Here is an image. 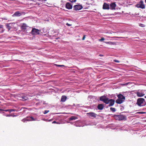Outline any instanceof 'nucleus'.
I'll return each instance as SVG.
<instances>
[{
    "label": "nucleus",
    "instance_id": "2",
    "mask_svg": "<svg viewBox=\"0 0 146 146\" xmlns=\"http://www.w3.org/2000/svg\"><path fill=\"white\" fill-rule=\"evenodd\" d=\"M145 101V99L143 98H139L137 101V104L139 106H145L146 104V103L144 105H142V104Z\"/></svg>",
    "mask_w": 146,
    "mask_h": 146
},
{
    "label": "nucleus",
    "instance_id": "18",
    "mask_svg": "<svg viewBox=\"0 0 146 146\" xmlns=\"http://www.w3.org/2000/svg\"><path fill=\"white\" fill-rule=\"evenodd\" d=\"M67 98V97L65 96H62L61 99V101L62 102H64L66 100Z\"/></svg>",
    "mask_w": 146,
    "mask_h": 146
},
{
    "label": "nucleus",
    "instance_id": "44",
    "mask_svg": "<svg viewBox=\"0 0 146 146\" xmlns=\"http://www.w3.org/2000/svg\"><path fill=\"white\" fill-rule=\"evenodd\" d=\"M144 98H146V96H144Z\"/></svg>",
    "mask_w": 146,
    "mask_h": 146
},
{
    "label": "nucleus",
    "instance_id": "7",
    "mask_svg": "<svg viewBox=\"0 0 146 146\" xmlns=\"http://www.w3.org/2000/svg\"><path fill=\"white\" fill-rule=\"evenodd\" d=\"M74 10L75 11H78L82 9L83 7L81 5H76L73 7Z\"/></svg>",
    "mask_w": 146,
    "mask_h": 146
},
{
    "label": "nucleus",
    "instance_id": "10",
    "mask_svg": "<svg viewBox=\"0 0 146 146\" xmlns=\"http://www.w3.org/2000/svg\"><path fill=\"white\" fill-rule=\"evenodd\" d=\"M108 101L109 102L108 104L110 103L109 105V107H110L113 106L115 103V100L113 99H108Z\"/></svg>",
    "mask_w": 146,
    "mask_h": 146
},
{
    "label": "nucleus",
    "instance_id": "46",
    "mask_svg": "<svg viewBox=\"0 0 146 146\" xmlns=\"http://www.w3.org/2000/svg\"><path fill=\"white\" fill-rule=\"evenodd\" d=\"M9 116V115H7V116Z\"/></svg>",
    "mask_w": 146,
    "mask_h": 146
},
{
    "label": "nucleus",
    "instance_id": "13",
    "mask_svg": "<svg viewBox=\"0 0 146 146\" xmlns=\"http://www.w3.org/2000/svg\"><path fill=\"white\" fill-rule=\"evenodd\" d=\"M103 8L104 9H110L109 5L106 3H104L103 5Z\"/></svg>",
    "mask_w": 146,
    "mask_h": 146
},
{
    "label": "nucleus",
    "instance_id": "26",
    "mask_svg": "<svg viewBox=\"0 0 146 146\" xmlns=\"http://www.w3.org/2000/svg\"><path fill=\"white\" fill-rule=\"evenodd\" d=\"M54 65L57 67H64V66H65L64 65H60L55 64Z\"/></svg>",
    "mask_w": 146,
    "mask_h": 146
},
{
    "label": "nucleus",
    "instance_id": "43",
    "mask_svg": "<svg viewBox=\"0 0 146 146\" xmlns=\"http://www.w3.org/2000/svg\"><path fill=\"white\" fill-rule=\"evenodd\" d=\"M83 36H84V37L86 36V35H84Z\"/></svg>",
    "mask_w": 146,
    "mask_h": 146
},
{
    "label": "nucleus",
    "instance_id": "5",
    "mask_svg": "<svg viewBox=\"0 0 146 146\" xmlns=\"http://www.w3.org/2000/svg\"><path fill=\"white\" fill-rule=\"evenodd\" d=\"M114 117L116 120H124L125 118V116L121 115H115Z\"/></svg>",
    "mask_w": 146,
    "mask_h": 146
},
{
    "label": "nucleus",
    "instance_id": "8",
    "mask_svg": "<svg viewBox=\"0 0 146 146\" xmlns=\"http://www.w3.org/2000/svg\"><path fill=\"white\" fill-rule=\"evenodd\" d=\"M35 119L32 117H27V118H25L22 120V121L23 122H25L26 121H35Z\"/></svg>",
    "mask_w": 146,
    "mask_h": 146
},
{
    "label": "nucleus",
    "instance_id": "36",
    "mask_svg": "<svg viewBox=\"0 0 146 146\" xmlns=\"http://www.w3.org/2000/svg\"><path fill=\"white\" fill-rule=\"evenodd\" d=\"M76 0H72V1H70L72 3L75 2H76Z\"/></svg>",
    "mask_w": 146,
    "mask_h": 146
},
{
    "label": "nucleus",
    "instance_id": "38",
    "mask_svg": "<svg viewBox=\"0 0 146 146\" xmlns=\"http://www.w3.org/2000/svg\"><path fill=\"white\" fill-rule=\"evenodd\" d=\"M104 38L103 37L100 40V41H103L104 40Z\"/></svg>",
    "mask_w": 146,
    "mask_h": 146
},
{
    "label": "nucleus",
    "instance_id": "12",
    "mask_svg": "<svg viewBox=\"0 0 146 146\" xmlns=\"http://www.w3.org/2000/svg\"><path fill=\"white\" fill-rule=\"evenodd\" d=\"M116 4L115 2H113L110 4V9L111 10H114L115 9Z\"/></svg>",
    "mask_w": 146,
    "mask_h": 146
},
{
    "label": "nucleus",
    "instance_id": "22",
    "mask_svg": "<svg viewBox=\"0 0 146 146\" xmlns=\"http://www.w3.org/2000/svg\"><path fill=\"white\" fill-rule=\"evenodd\" d=\"M17 116V114L16 113H11L10 114V116L15 117Z\"/></svg>",
    "mask_w": 146,
    "mask_h": 146
},
{
    "label": "nucleus",
    "instance_id": "41",
    "mask_svg": "<svg viewBox=\"0 0 146 146\" xmlns=\"http://www.w3.org/2000/svg\"><path fill=\"white\" fill-rule=\"evenodd\" d=\"M85 37H83V38H82V40H84L85 39Z\"/></svg>",
    "mask_w": 146,
    "mask_h": 146
},
{
    "label": "nucleus",
    "instance_id": "31",
    "mask_svg": "<svg viewBox=\"0 0 146 146\" xmlns=\"http://www.w3.org/2000/svg\"><path fill=\"white\" fill-rule=\"evenodd\" d=\"M140 5V4H137L135 6L137 8H140V7H139Z\"/></svg>",
    "mask_w": 146,
    "mask_h": 146
},
{
    "label": "nucleus",
    "instance_id": "39",
    "mask_svg": "<svg viewBox=\"0 0 146 146\" xmlns=\"http://www.w3.org/2000/svg\"><path fill=\"white\" fill-rule=\"evenodd\" d=\"M52 123H57V124H58V123H57V122H56V121H53L52 122Z\"/></svg>",
    "mask_w": 146,
    "mask_h": 146
},
{
    "label": "nucleus",
    "instance_id": "25",
    "mask_svg": "<svg viewBox=\"0 0 146 146\" xmlns=\"http://www.w3.org/2000/svg\"><path fill=\"white\" fill-rule=\"evenodd\" d=\"M137 113L138 114H145L146 113V112H143V111H140V112H138Z\"/></svg>",
    "mask_w": 146,
    "mask_h": 146
},
{
    "label": "nucleus",
    "instance_id": "16",
    "mask_svg": "<svg viewBox=\"0 0 146 146\" xmlns=\"http://www.w3.org/2000/svg\"><path fill=\"white\" fill-rule=\"evenodd\" d=\"M137 96L138 97H142L145 95V94L141 92H137Z\"/></svg>",
    "mask_w": 146,
    "mask_h": 146
},
{
    "label": "nucleus",
    "instance_id": "37",
    "mask_svg": "<svg viewBox=\"0 0 146 146\" xmlns=\"http://www.w3.org/2000/svg\"><path fill=\"white\" fill-rule=\"evenodd\" d=\"M66 25L68 26H70L72 25L69 24L68 23H66Z\"/></svg>",
    "mask_w": 146,
    "mask_h": 146
},
{
    "label": "nucleus",
    "instance_id": "42",
    "mask_svg": "<svg viewBox=\"0 0 146 146\" xmlns=\"http://www.w3.org/2000/svg\"><path fill=\"white\" fill-rule=\"evenodd\" d=\"M99 56H103V55H102L101 54H100L99 55Z\"/></svg>",
    "mask_w": 146,
    "mask_h": 146
},
{
    "label": "nucleus",
    "instance_id": "17",
    "mask_svg": "<svg viewBox=\"0 0 146 146\" xmlns=\"http://www.w3.org/2000/svg\"><path fill=\"white\" fill-rule=\"evenodd\" d=\"M104 108V106L102 104H99L97 106L98 109L100 110H102Z\"/></svg>",
    "mask_w": 146,
    "mask_h": 146
},
{
    "label": "nucleus",
    "instance_id": "19",
    "mask_svg": "<svg viewBox=\"0 0 146 146\" xmlns=\"http://www.w3.org/2000/svg\"><path fill=\"white\" fill-rule=\"evenodd\" d=\"M140 3H141V4H140V5L139 7H140V8L142 9H145V5L143 4V1H140Z\"/></svg>",
    "mask_w": 146,
    "mask_h": 146
},
{
    "label": "nucleus",
    "instance_id": "3",
    "mask_svg": "<svg viewBox=\"0 0 146 146\" xmlns=\"http://www.w3.org/2000/svg\"><path fill=\"white\" fill-rule=\"evenodd\" d=\"M108 98L106 97L105 95L101 96L100 98V101L103 102L106 104H108L109 102L108 101Z\"/></svg>",
    "mask_w": 146,
    "mask_h": 146
},
{
    "label": "nucleus",
    "instance_id": "20",
    "mask_svg": "<svg viewBox=\"0 0 146 146\" xmlns=\"http://www.w3.org/2000/svg\"><path fill=\"white\" fill-rule=\"evenodd\" d=\"M124 101L121 100V99H120L119 98H118V99H117L116 101V103L117 104H121L122 103H123V102Z\"/></svg>",
    "mask_w": 146,
    "mask_h": 146
},
{
    "label": "nucleus",
    "instance_id": "11",
    "mask_svg": "<svg viewBox=\"0 0 146 146\" xmlns=\"http://www.w3.org/2000/svg\"><path fill=\"white\" fill-rule=\"evenodd\" d=\"M66 7L68 9H70L72 8V5L69 3H67L66 4Z\"/></svg>",
    "mask_w": 146,
    "mask_h": 146
},
{
    "label": "nucleus",
    "instance_id": "23",
    "mask_svg": "<svg viewBox=\"0 0 146 146\" xmlns=\"http://www.w3.org/2000/svg\"><path fill=\"white\" fill-rule=\"evenodd\" d=\"M110 110L113 112H115L116 111V109L115 108L111 107L110 108Z\"/></svg>",
    "mask_w": 146,
    "mask_h": 146
},
{
    "label": "nucleus",
    "instance_id": "34",
    "mask_svg": "<svg viewBox=\"0 0 146 146\" xmlns=\"http://www.w3.org/2000/svg\"><path fill=\"white\" fill-rule=\"evenodd\" d=\"M108 43L109 44H114L113 43V42H108Z\"/></svg>",
    "mask_w": 146,
    "mask_h": 146
},
{
    "label": "nucleus",
    "instance_id": "9",
    "mask_svg": "<svg viewBox=\"0 0 146 146\" xmlns=\"http://www.w3.org/2000/svg\"><path fill=\"white\" fill-rule=\"evenodd\" d=\"M88 116L89 117H92L93 118H95L96 117L97 115V114L95 113L94 112H90L89 113H86Z\"/></svg>",
    "mask_w": 146,
    "mask_h": 146
},
{
    "label": "nucleus",
    "instance_id": "29",
    "mask_svg": "<svg viewBox=\"0 0 146 146\" xmlns=\"http://www.w3.org/2000/svg\"><path fill=\"white\" fill-rule=\"evenodd\" d=\"M49 112V110H45L44 112V114H46L47 113H48Z\"/></svg>",
    "mask_w": 146,
    "mask_h": 146
},
{
    "label": "nucleus",
    "instance_id": "32",
    "mask_svg": "<svg viewBox=\"0 0 146 146\" xmlns=\"http://www.w3.org/2000/svg\"><path fill=\"white\" fill-rule=\"evenodd\" d=\"M38 1H40V2H44L46 1V0H38Z\"/></svg>",
    "mask_w": 146,
    "mask_h": 146
},
{
    "label": "nucleus",
    "instance_id": "28",
    "mask_svg": "<svg viewBox=\"0 0 146 146\" xmlns=\"http://www.w3.org/2000/svg\"><path fill=\"white\" fill-rule=\"evenodd\" d=\"M16 111V110H15L14 109H10V113L12 111Z\"/></svg>",
    "mask_w": 146,
    "mask_h": 146
},
{
    "label": "nucleus",
    "instance_id": "15",
    "mask_svg": "<svg viewBox=\"0 0 146 146\" xmlns=\"http://www.w3.org/2000/svg\"><path fill=\"white\" fill-rule=\"evenodd\" d=\"M118 98L121 99L123 101H124L125 98V97L121 94H119L117 96Z\"/></svg>",
    "mask_w": 146,
    "mask_h": 146
},
{
    "label": "nucleus",
    "instance_id": "40",
    "mask_svg": "<svg viewBox=\"0 0 146 146\" xmlns=\"http://www.w3.org/2000/svg\"><path fill=\"white\" fill-rule=\"evenodd\" d=\"M3 26L0 25V28H2Z\"/></svg>",
    "mask_w": 146,
    "mask_h": 146
},
{
    "label": "nucleus",
    "instance_id": "14",
    "mask_svg": "<svg viewBox=\"0 0 146 146\" xmlns=\"http://www.w3.org/2000/svg\"><path fill=\"white\" fill-rule=\"evenodd\" d=\"M22 15V14L19 11H17L15 12L14 14L12 15V17H17L20 16Z\"/></svg>",
    "mask_w": 146,
    "mask_h": 146
},
{
    "label": "nucleus",
    "instance_id": "24",
    "mask_svg": "<svg viewBox=\"0 0 146 146\" xmlns=\"http://www.w3.org/2000/svg\"><path fill=\"white\" fill-rule=\"evenodd\" d=\"M10 25H11V26L10 25V29L11 28H12L13 27H12V26L13 25H15L16 24L15 23H10Z\"/></svg>",
    "mask_w": 146,
    "mask_h": 146
},
{
    "label": "nucleus",
    "instance_id": "27",
    "mask_svg": "<svg viewBox=\"0 0 146 146\" xmlns=\"http://www.w3.org/2000/svg\"><path fill=\"white\" fill-rule=\"evenodd\" d=\"M139 26L141 27H144L145 26L144 25L141 23L139 24Z\"/></svg>",
    "mask_w": 146,
    "mask_h": 146
},
{
    "label": "nucleus",
    "instance_id": "30",
    "mask_svg": "<svg viewBox=\"0 0 146 146\" xmlns=\"http://www.w3.org/2000/svg\"><path fill=\"white\" fill-rule=\"evenodd\" d=\"M114 62H117V63H119V61L118 60H113Z\"/></svg>",
    "mask_w": 146,
    "mask_h": 146
},
{
    "label": "nucleus",
    "instance_id": "4",
    "mask_svg": "<svg viewBox=\"0 0 146 146\" xmlns=\"http://www.w3.org/2000/svg\"><path fill=\"white\" fill-rule=\"evenodd\" d=\"M16 98L19 100L23 101H26L28 99V98L26 96H21L20 94L17 95L16 96Z\"/></svg>",
    "mask_w": 146,
    "mask_h": 146
},
{
    "label": "nucleus",
    "instance_id": "35",
    "mask_svg": "<svg viewBox=\"0 0 146 146\" xmlns=\"http://www.w3.org/2000/svg\"><path fill=\"white\" fill-rule=\"evenodd\" d=\"M7 27L8 29V31H9V25L8 24H7Z\"/></svg>",
    "mask_w": 146,
    "mask_h": 146
},
{
    "label": "nucleus",
    "instance_id": "6",
    "mask_svg": "<svg viewBox=\"0 0 146 146\" xmlns=\"http://www.w3.org/2000/svg\"><path fill=\"white\" fill-rule=\"evenodd\" d=\"M27 28H29L28 29L30 31L31 30V27H29L27 25V24L25 23H23L21 27V28L22 30H25L24 31H26L27 33H28V32H27V30H26L27 29Z\"/></svg>",
    "mask_w": 146,
    "mask_h": 146
},
{
    "label": "nucleus",
    "instance_id": "33",
    "mask_svg": "<svg viewBox=\"0 0 146 146\" xmlns=\"http://www.w3.org/2000/svg\"><path fill=\"white\" fill-rule=\"evenodd\" d=\"M0 110H1V111L3 110V111H9V110L8 109V110H2V109H0Z\"/></svg>",
    "mask_w": 146,
    "mask_h": 146
},
{
    "label": "nucleus",
    "instance_id": "1",
    "mask_svg": "<svg viewBox=\"0 0 146 146\" xmlns=\"http://www.w3.org/2000/svg\"><path fill=\"white\" fill-rule=\"evenodd\" d=\"M32 29L31 31L29 33L31 34L33 36L40 35V36H45L46 34L43 33L42 32H41V29H38L32 27Z\"/></svg>",
    "mask_w": 146,
    "mask_h": 146
},
{
    "label": "nucleus",
    "instance_id": "21",
    "mask_svg": "<svg viewBox=\"0 0 146 146\" xmlns=\"http://www.w3.org/2000/svg\"><path fill=\"white\" fill-rule=\"evenodd\" d=\"M77 119V118L74 116H72L69 118L70 121L74 120Z\"/></svg>",
    "mask_w": 146,
    "mask_h": 146
},
{
    "label": "nucleus",
    "instance_id": "45",
    "mask_svg": "<svg viewBox=\"0 0 146 146\" xmlns=\"http://www.w3.org/2000/svg\"><path fill=\"white\" fill-rule=\"evenodd\" d=\"M145 2L146 3V0H145Z\"/></svg>",
    "mask_w": 146,
    "mask_h": 146
}]
</instances>
